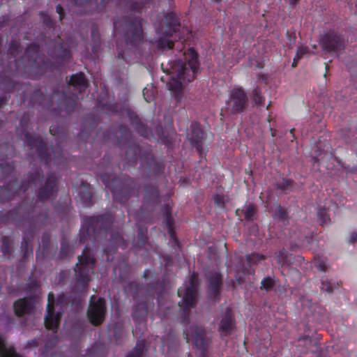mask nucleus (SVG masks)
I'll use <instances>...</instances> for the list:
<instances>
[{"instance_id": "obj_64", "label": "nucleus", "mask_w": 357, "mask_h": 357, "mask_svg": "<svg viewBox=\"0 0 357 357\" xmlns=\"http://www.w3.org/2000/svg\"><path fill=\"white\" fill-rule=\"evenodd\" d=\"M10 53H11V54H12V55H13V56H15V55H14V54H15V50H13V48H12V47L10 48Z\"/></svg>"}, {"instance_id": "obj_25", "label": "nucleus", "mask_w": 357, "mask_h": 357, "mask_svg": "<svg viewBox=\"0 0 357 357\" xmlns=\"http://www.w3.org/2000/svg\"><path fill=\"white\" fill-rule=\"evenodd\" d=\"M79 197L83 204L86 207H89L92 204V193L88 189L79 190Z\"/></svg>"}, {"instance_id": "obj_2", "label": "nucleus", "mask_w": 357, "mask_h": 357, "mask_svg": "<svg viewBox=\"0 0 357 357\" xmlns=\"http://www.w3.org/2000/svg\"><path fill=\"white\" fill-rule=\"evenodd\" d=\"M28 121V116H24L21 121V128H17V134L19 135H24V139L26 145L29 147L30 150L33 151V154L38 158L41 161L45 162V164H49L52 161L51 155L47 153L45 144L43 142L42 139L36 135H31L29 133L25 127Z\"/></svg>"}, {"instance_id": "obj_26", "label": "nucleus", "mask_w": 357, "mask_h": 357, "mask_svg": "<svg viewBox=\"0 0 357 357\" xmlns=\"http://www.w3.org/2000/svg\"><path fill=\"white\" fill-rule=\"evenodd\" d=\"M252 97L253 102L257 106H264L265 104V98L261 96V89L257 86L252 91Z\"/></svg>"}, {"instance_id": "obj_23", "label": "nucleus", "mask_w": 357, "mask_h": 357, "mask_svg": "<svg viewBox=\"0 0 357 357\" xmlns=\"http://www.w3.org/2000/svg\"><path fill=\"white\" fill-rule=\"evenodd\" d=\"M273 218L278 221L286 224L287 222V212L286 209L278 205L275 207L273 214Z\"/></svg>"}, {"instance_id": "obj_31", "label": "nucleus", "mask_w": 357, "mask_h": 357, "mask_svg": "<svg viewBox=\"0 0 357 357\" xmlns=\"http://www.w3.org/2000/svg\"><path fill=\"white\" fill-rule=\"evenodd\" d=\"M318 221L321 225L328 224L330 222V218L328 215L327 211L325 208H319L317 211Z\"/></svg>"}, {"instance_id": "obj_33", "label": "nucleus", "mask_w": 357, "mask_h": 357, "mask_svg": "<svg viewBox=\"0 0 357 357\" xmlns=\"http://www.w3.org/2000/svg\"><path fill=\"white\" fill-rule=\"evenodd\" d=\"M275 286V282L271 277L264 278L261 282V289L270 291Z\"/></svg>"}, {"instance_id": "obj_54", "label": "nucleus", "mask_w": 357, "mask_h": 357, "mask_svg": "<svg viewBox=\"0 0 357 357\" xmlns=\"http://www.w3.org/2000/svg\"><path fill=\"white\" fill-rule=\"evenodd\" d=\"M112 241L116 244L118 245L119 243H120V242H121L122 241V238L120 236H117L116 237H113L112 238Z\"/></svg>"}, {"instance_id": "obj_56", "label": "nucleus", "mask_w": 357, "mask_h": 357, "mask_svg": "<svg viewBox=\"0 0 357 357\" xmlns=\"http://www.w3.org/2000/svg\"><path fill=\"white\" fill-rule=\"evenodd\" d=\"M142 8V6L139 3H135L133 4V9L137 10V11H139Z\"/></svg>"}, {"instance_id": "obj_18", "label": "nucleus", "mask_w": 357, "mask_h": 357, "mask_svg": "<svg viewBox=\"0 0 357 357\" xmlns=\"http://www.w3.org/2000/svg\"><path fill=\"white\" fill-rule=\"evenodd\" d=\"M208 280V294L211 298H216L222 284V277L216 271H211L207 274Z\"/></svg>"}, {"instance_id": "obj_62", "label": "nucleus", "mask_w": 357, "mask_h": 357, "mask_svg": "<svg viewBox=\"0 0 357 357\" xmlns=\"http://www.w3.org/2000/svg\"><path fill=\"white\" fill-rule=\"evenodd\" d=\"M119 26V22H114V28H115L116 29H118Z\"/></svg>"}, {"instance_id": "obj_4", "label": "nucleus", "mask_w": 357, "mask_h": 357, "mask_svg": "<svg viewBox=\"0 0 357 357\" xmlns=\"http://www.w3.org/2000/svg\"><path fill=\"white\" fill-rule=\"evenodd\" d=\"M95 259L89 248H85L82 255L78 257V262L75 268L77 276V284L79 288L84 289L90 280L89 273L93 272Z\"/></svg>"}, {"instance_id": "obj_61", "label": "nucleus", "mask_w": 357, "mask_h": 357, "mask_svg": "<svg viewBox=\"0 0 357 357\" xmlns=\"http://www.w3.org/2000/svg\"><path fill=\"white\" fill-rule=\"evenodd\" d=\"M3 101V98H0V107H1L2 105L4 104Z\"/></svg>"}, {"instance_id": "obj_43", "label": "nucleus", "mask_w": 357, "mask_h": 357, "mask_svg": "<svg viewBox=\"0 0 357 357\" xmlns=\"http://www.w3.org/2000/svg\"><path fill=\"white\" fill-rule=\"evenodd\" d=\"M14 87H15V83L12 79H8L5 80V83H4V86H3L4 90L10 91Z\"/></svg>"}, {"instance_id": "obj_14", "label": "nucleus", "mask_w": 357, "mask_h": 357, "mask_svg": "<svg viewBox=\"0 0 357 357\" xmlns=\"http://www.w3.org/2000/svg\"><path fill=\"white\" fill-rule=\"evenodd\" d=\"M54 304V294L52 293H50L48 294L47 314L44 318V324L47 329L52 330L53 332L56 333L59 327V321L61 317V313H55Z\"/></svg>"}, {"instance_id": "obj_60", "label": "nucleus", "mask_w": 357, "mask_h": 357, "mask_svg": "<svg viewBox=\"0 0 357 357\" xmlns=\"http://www.w3.org/2000/svg\"><path fill=\"white\" fill-rule=\"evenodd\" d=\"M47 241H48V237H47V236H43V238H42V242H43V244H45V243H47Z\"/></svg>"}, {"instance_id": "obj_29", "label": "nucleus", "mask_w": 357, "mask_h": 357, "mask_svg": "<svg viewBox=\"0 0 357 357\" xmlns=\"http://www.w3.org/2000/svg\"><path fill=\"white\" fill-rule=\"evenodd\" d=\"M338 287V283L331 282L328 278L321 280V290L328 293H332Z\"/></svg>"}, {"instance_id": "obj_7", "label": "nucleus", "mask_w": 357, "mask_h": 357, "mask_svg": "<svg viewBox=\"0 0 357 357\" xmlns=\"http://www.w3.org/2000/svg\"><path fill=\"white\" fill-rule=\"evenodd\" d=\"M183 333L187 342H190V340L193 341L198 354L205 357L209 340L206 337L204 329L201 326L192 325L189 329H185Z\"/></svg>"}, {"instance_id": "obj_22", "label": "nucleus", "mask_w": 357, "mask_h": 357, "mask_svg": "<svg viewBox=\"0 0 357 357\" xmlns=\"http://www.w3.org/2000/svg\"><path fill=\"white\" fill-rule=\"evenodd\" d=\"M148 312V307L145 303H139L134 307L132 317L134 319L140 320L144 318Z\"/></svg>"}, {"instance_id": "obj_46", "label": "nucleus", "mask_w": 357, "mask_h": 357, "mask_svg": "<svg viewBox=\"0 0 357 357\" xmlns=\"http://www.w3.org/2000/svg\"><path fill=\"white\" fill-rule=\"evenodd\" d=\"M120 131H121V134L123 135V137H125V139H127L130 138V133L126 127L121 126Z\"/></svg>"}, {"instance_id": "obj_37", "label": "nucleus", "mask_w": 357, "mask_h": 357, "mask_svg": "<svg viewBox=\"0 0 357 357\" xmlns=\"http://www.w3.org/2000/svg\"><path fill=\"white\" fill-rule=\"evenodd\" d=\"M132 152L134 153V155L132 157L131 160H132V162H136V160H137V154H138V153H139V148H138V147H136V146L129 148V149H128V150H127V151H126V155H127V157H128V158H129L130 154L131 153H132Z\"/></svg>"}, {"instance_id": "obj_34", "label": "nucleus", "mask_w": 357, "mask_h": 357, "mask_svg": "<svg viewBox=\"0 0 357 357\" xmlns=\"http://www.w3.org/2000/svg\"><path fill=\"white\" fill-rule=\"evenodd\" d=\"M275 255L277 262L279 264L284 265L288 261V253L284 249L280 250Z\"/></svg>"}, {"instance_id": "obj_44", "label": "nucleus", "mask_w": 357, "mask_h": 357, "mask_svg": "<svg viewBox=\"0 0 357 357\" xmlns=\"http://www.w3.org/2000/svg\"><path fill=\"white\" fill-rule=\"evenodd\" d=\"M150 90L147 88L144 89L143 96L146 102H151L153 100L152 94H149Z\"/></svg>"}, {"instance_id": "obj_32", "label": "nucleus", "mask_w": 357, "mask_h": 357, "mask_svg": "<svg viewBox=\"0 0 357 357\" xmlns=\"http://www.w3.org/2000/svg\"><path fill=\"white\" fill-rule=\"evenodd\" d=\"M144 344L137 342L136 347L126 357H142L144 351Z\"/></svg>"}, {"instance_id": "obj_45", "label": "nucleus", "mask_w": 357, "mask_h": 357, "mask_svg": "<svg viewBox=\"0 0 357 357\" xmlns=\"http://www.w3.org/2000/svg\"><path fill=\"white\" fill-rule=\"evenodd\" d=\"M65 101L68 102L70 105L66 108V111H71L75 107V99L74 98H65Z\"/></svg>"}, {"instance_id": "obj_59", "label": "nucleus", "mask_w": 357, "mask_h": 357, "mask_svg": "<svg viewBox=\"0 0 357 357\" xmlns=\"http://www.w3.org/2000/svg\"><path fill=\"white\" fill-rule=\"evenodd\" d=\"M300 59H296V56L294 58V60H293V63H292V66L293 67H296L298 63V61Z\"/></svg>"}, {"instance_id": "obj_21", "label": "nucleus", "mask_w": 357, "mask_h": 357, "mask_svg": "<svg viewBox=\"0 0 357 357\" xmlns=\"http://www.w3.org/2000/svg\"><path fill=\"white\" fill-rule=\"evenodd\" d=\"M113 222V217L110 213H105L96 218L95 229L99 228L107 231Z\"/></svg>"}, {"instance_id": "obj_8", "label": "nucleus", "mask_w": 357, "mask_h": 357, "mask_svg": "<svg viewBox=\"0 0 357 357\" xmlns=\"http://www.w3.org/2000/svg\"><path fill=\"white\" fill-rule=\"evenodd\" d=\"M29 289L30 292L33 295V296L20 298L14 303V311L18 317L24 314H30L34 310L36 303V296L40 292V289L36 281H33L29 284Z\"/></svg>"}, {"instance_id": "obj_30", "label": "nucleus", "mask_w": 357, "mask_h": 357, "mask_svg": "<svg viewBox=\"0 0 357 357\" xmlns=\"http://www.w3.org/2000/svg\"><path fill=\"white\" fill-rule=\"evenodd\" d=\"M266 256L258 253H252L246 255V261L250 266L257 264L259 261L266 259Z\"/></svg>"}, {"instance_id": "obj_58", "label": "nucleus", "mask_w": 357, "mask_h": 357, "mask_svg": "<svg viewBox=\"0 0 357 357\" xmlns=\"http://www.w3.org/2000/svg\"><path fill=\"white\" fill-rule=\"evenodd\" d=\"M300 59H296V56L294 58V60H293V63H292V66L293 67H296L298 63V61Z\"/></svg>"}, {"instance_id": "obj_42", "label": "nucleus", "mask_w": 357, "mask_h": 357, "mask_svg": "<svg viewBox=\"0 0 357 357\" xmlns=\"http://www.w3.org/2000/svg\"><path fill=\"white\" fill-rule=\"evenodd\" d=\"M290 181L283 179L281 182L278 183V188L282 190H285L290 186Z\"/></svg>"}, {"instance_id": "obj_11", "label": "nucleus", "mask_w": 357, "mask_h": 357, "mask_svg": "<svg viewBox=\"0 0 357 357\" xmlns=\"http://www.w3.org/2000/svg\"><path fill=\"white\" fill-rule=\"evenodd\" d=\"M124 38L127 44L134 46L143 38L141 20L137 17L129 19L126 22V30Z\"/></svg>"}, {"instance_id": "obj_57", "label": "nucleus", "mask_w": 357, "mask_h": 357, "mask_svg": "<svg viewBox=\"0 0 357 357\" xmlns=\"http://www.w3.org/2000/svg\"><path fill=\"white\" fill-rule=\"evenodd\" d=\"M98 34L97 30L95 28H93L91 31V36L93 38H95L96 35Z\"/></svg>"}, {"instance_id": "obj_39", "label": "nucleus", "mask_w": 357, "mask_h": 357, "mask_svg": "<svg viewBox=\"0 0 357 357\" xmlns=\"http://www.w3.org/2000/svg\"><path fill=\"white\" fill-rule=\"evenodd\" d=\"M0 166L4 174H10L13 169V165L8 162L1 163Z\"/></svg>"}, {"instance_id": "obj_28", "label": "nucleus", "mask_w": 357, "mask_h": 357, "mask_svg": "<svg viewBox=\"0 0 357 357\" xmlns=\"http://www.w3.org/2000/svg\"><path fill=\"white\" fill-rule=\"evenodd\" d=\"M144 197L148 201L156 200L158 197V190L153 185L146 186Z\"/></svg>"}, {"instance_id": "obj_24", "label": "nucleus", "mask_w": 357, "mask_h": 357, "mask_svg": "<svg viewBox=\"0 0 357 357\" xmlns=\"http://www.w3.org/2000/svg\"><path fill=\"white\" fill-rule=\"evenodd\" d=\"M0 357H22L13 348H6L3 340L0 338Z\"/></svg>"}, {"instance_id": "obj_55", "label": "nucleus", "mask_w": 357, "mask_h": 357, "mask_svg": "<svg viewBox=\"0 0 357 357\" xmlns=\"http://www.w3.org/2000/svg\"><path fill=\"white\" fill-rule=\"evenodd\" d=\"M50 132L52 135H55L56 133V128L54 126H52L50 128Z\"/></svg>"}, {"instance_id": "obj_50", "label": "nucleus", "mask_w": 357, "mask_h": 357, "mask_svg": "<svg viewBox=\"0 0 357 357\" xmlns=\"http://www.w3.org/2000/svg\"><path fill=\"white\" fill-rule=\"evenodd\" d=\"M52 151H53V154H54V158H53L54 162L57 163L59 157L61 155L60 150L55 149V150H53Z\"/></svg>"}, {"instance_id": "obj_27", "label": "nucleus", "mask_w": 357, "mask_h": 357, "mask_svg": "<svg viewBox=\"0 0 357 357\" xmlns=\"http://www.w3.org/2000/svg\"><path fill=\"white\" fill-rule=\"evenodd\" d=\"M257 208L255 205L249 204L245 206L243 210L244 218L247 220H253L256 214Z\"/></svg>"}, {"instance_id": "obj_51", "label": "nucleus", "mask_w": 357, "mask_h": 357, "mask_svg": "<svg viewBox=\"0 0 357 357\" xmlns=\"http://www.w3.org/2000/svg\"><path fill=\"white\" fill-rule=\"evenodd\" d=\"M56 13L59 15L60 20H62L63 18V8L61 6L57 5L56 6Z\"/></svg>"}, {"instance_id": "obj_35", "label": "nucleus", "mask_w": 357, "mask_h": 357, "mask_svg": "<svg viewBox=\"0 0 357 357\" xmlns=\"http://www.w3.org/2000/svg\"><path fill=\"white\" fill-rule=\"evenodd\" d=\"M164 215L167 227H168L169 230L171 231L173 225V220L170 213V208L168 205H166L164 207Z\"/></svg>"}, {"instance_id": "obj_3", "label": "nucleus", "mask_w": 357, "mask_h": 357, "mask_svg": "<svg viewBox=\"0 0 357 357\" xmlns=\"http://www.w3.org/2000/svg\"><path fill=\"white\" fill-rule=\"evenodd\" d=\"M249 96L242 87H234L228 93L224 111L227 115H238L249 107Z\"/></svg>"}, {"instance_id": "obj_48", "label": "nucleus", "mask_w": 357, "mask_h": 357, "mask_svg": "<svg viewBox=\"0 0 357 357\" xmlns=\"http://www.w3.org/2000/svg\"><path fill=\"white\" fill-rule=\"evenodd\" d=\"M22 209V207H20L17 209H15L14 211H10L9 212V218H11L12 219L15 220H17V217H15V214H18V213H21Z\"/></svg>"}, {"instance_id": "obj_1", "label": "nucleus", "mask_w": 357, "mask_h": 357, "mask_svg": "<svg viewBox=\"0 0 357 357\" xmlns=\"http://www.w3.org/2000/svg\"><path fill=\"white\" fill-rule=\"evenodd\" d=\"M185 61L177 60L168 62L165 70V63L161 66L164 71L172 75V79L168 82V87L174 92L177 100L181 98L184 85L191 82L195 78L199 70V62L197 52L190 48L183 54Z\"/></svg>"}, {"instance_id": "obj_49", "label": "nucleus", "mask_w": 357, "mask_h": 357, "mask_svg": "<svg viewBox=\"0 0 357 357\" xmlns=\"http://www.w3.org/2000/svg\"><path fill=\"white\" fill-rule=\"evenodd\" d=\"M316 266L318 268V270L323 271V272H325L327 269L326 265L324 261L318 262L317 264L316 265Z\"/></svg>"}, {"instance_id": "obj_63", "label": "nucleus", "mask_w": 357, "mask_h": 357, "mask_svg": "<svg viewBox=\"0 0 357 357\" xmlns=\"http://www.w3.org/2000/svg\"><path fill=\"white\" fill-rule=\"evenodd\" d=\"M291 4L296 3L298 0H289Z\"/></svg>"}, {"instance_id": "obj_53", "label": "nucleus", "mask_w": 357, "mask_h": 357, "mask_svg": "<svg viewBox=\"0 0 357 357\" xmlns=\"http://www.w3.org/2000/svg\"><path fill=\"white\" fill-rule=\"evenodd\" d=\"M298 341L299 342L307 341V342H309L310 343L311 342V339H310V337L308 335H303V336H301L299 337Z\"/></svg>"}, {"instance_id": "obj_5", "label": "nucleus", "mask_w": 357, "mask_h": 357, "mask_svg": "<svg viewBox=\"0 0 357 357\" xmlns=\"http://www.w3.org/2000/svg\"><path fill=\"white\" fill-rule=\"evenodd\" d=\"M178 294L182 298L181 301L178 302V305L185 317L197 301V287L194 277L190 279L188 283L178 289Z\"/></svg>"}, {"instance_id": "obj_17", "label": "nucleus", "mask_w": 357, "mask_h": 357, "mask_svg": "<svg viewBox=\"0 0 357 357\" xmlns=\"http://www.w3.org/2000/svg\"><path fill=\"white\" fill-rule=\"evenodd\" d=\"M56 179V176L54 174L49 176L44 185L38 191V199L40 201L47 200L54 195Z\"/></svg>"}, {"instance_id": "obj_19", "label": "nucleus", "mask_w": 357, "mask_h": 357, "mask_svg": "<svg viewBox=\"0 0 357 357\" xmlns=\"http://www.w3.org/2000/svg\"><path fill=\"white\" fill-rule=\"evenodd\" d=\"M190 131V141L196 147L197 150L199 151L203 140V131L199 125L195 122L191 124Z\"/></svg>"}, {"instance_id": "obj_41", "label": "nucleus", "mask_w": 357, "mask_h": 357, "mask_svg": "<svg viewBox=\"0 0 357 357\" xmlns=\"http://www.w3.org/2000/svg\"><path fill=\"white\" fill-rule=\"evenodd\" d=\"M215 204L219 207H223L225 205V198L222 195H215L214 197Z\"/></svg>"}, {"instance_id": "obj_40", "label": "nucleus", "mask_w": 357, "mask_h": 357, "mask_svg": "<svg viewBox=\"0 0 357 357\" xmlns=\"http://www.w3.org/2000/svg\"><path fill=\"white\" fill-rule=\"evenodd\" d=\"M138 132L144 137H147L149 133V129L145 127L143 124L137 126Z\"/></svg>"}, {"instance_id": "obj_38", "label": "nucleus", "mask_w": 357, "mask_h": 357, "mask_svg": "<svg viewBox=\"0 0 357 357\" xmlns=\"http://www.w3.org/2000/svg\"><path fill=\"white\" fill-rule=\"evenodd\" d=\"M308 53V48L307 47H298L296 53V59H301L304 55Z\"/></svg>"}, {"instance_id": "obj_6", "label": "nucleus", "mask_w": 357, "mask_h": 357, "mask_svg": "<svg viewBox=\"0 0 357 357\" xmlns=\"http://www.w3.org/2000/svg\"><path fill=\"white\" fill-rule=\"evenodd\" d=\"M319 45L324 53L338 56L344 50L345 42L342 36L333 31H328L321 35Z\"/></svg>"}, {"instance_id": "obj_36", "label": "nucleus", "mask_w": 357, "mask_h": 357, "mask_svg": "<svg viewBox=\"0 0 357 357\" xmlns=\"http://www.w3.org/2000/svg\"><path fill=\"white\" fill-rule=\"evenodd\" d=\"M11 248V241L7 236H3L2 238V245L1 250L3 252V254L8 255L10 252Z\"/></svg>"}, {"instance_id": "obj_52", "label": "nucleus", "mask_w": 357, "mask_h": 357, "mask_svg": "<svg viewBox=\"0 0 357 357\" xmlns=\"http://www.w3.org/2000/svg\"><path fill=\"white\" fill-rule=\"evenodd\" d=\"M357 241V233L354 232L351 234L349 243H355Z\"/></svg>"}, {"instance_id": "obj_9", "label": "nucleus", "mask_w": 357, "mask_h": 357, "mask_svg": "<svg viewBox=\"0 0 357 357\" xmlns=\"http://www.w3.org/2000/svg\"><path fill=\"white\" fill-rule=\"evenodd\" d=\"M165 20L168 30L164 32L163 36L160 37L158 41V48L160 50L173 47L174 41L172 39L173 33H176L179 26L178 19L174 13H168L165 17Z\"/></svg>"}, {"instance_id": "obj_12", "label": "nucleus", "mask_w": 357, "mask_h": 357, "mask_svg": "<svg viewBox=\"0 0 357 357\" xmlns=\"http://www.w3.org/2000/svg\"><path fill=\"white\" fill-rule=\"evenodd\" d=\"M39 46L36 44H32L27 47L24 52V55L22 57L21 61L16 63V70L21 71V63L24 64L25 71L34 70L37 68L38 65Z\"/></svg>"}, {"instance_id": "obj_16", "label": "nucleus", "mask_w": 357, "mask_h": 357, "mask_svg": "<svg viewBox=\"0 0 357 357\" xmlns=\"http://www.w3.org/2000/svg\"><path fill=\"white\" fill-rule=\"evenodd\" d=\"M75 6L82 7L77 13H87L96 10H101L109 0H70Z\"/></svg>"}, {"instance_id": "obj_10", "label": "nucleus", "mask_w": 357, "mask_h": 357, "mask_svg": "<svg viewBox=\"0 0 357 357\" xmlns=\"http://www.w3.org/2000/svg\"><path fill=\"white\" fill-rule=\"evenodd\" d=\"M106 312L105 301L99 298L96 300L93 295L91 297L90 304L87 311L88 318L93 325L100 324L105 319Z\"/></svg>"}, {"instance_id": "obj_15", "label": "nucleus", "mask_w": 357, "mask_h": 357, "mask_svg": "<svg viewBox=\"0 0 357 357\" xmlns=\"http://www.w3.org/2000/svg\"><path fill=\"white\" fill-rule=\"evenodd\" d=\"M235 329V319L231 309L226 307L222 312L218 330L222 336L231 334Z\"/></svg>"}, {"instance_id": "obj_20", "label": "nucleus", "mask_w": 357, "mask_h": 357, "mask_svg": "<svg viewBox=\"0 0 357 357\" xmlns=\"http://www.w3.org/2000/svg\"><path fill=\"white\" fill-rule=\"evenodd\" d=\"M69 84L79 92L84 91L88 86V82L83 73L73 75L69 80Z\"/></svg>"}, {"instance_id": "obj_47", "label": "nucleus", "mask_w": 357, "mask_h": 357, "mask_svg": "<svg viewBox=\"0 0 357 357\" xmlns=\"http://www.w3.org/2000/svg\"><path fill=\"white\" fill-rule=\"evenodd\" d=\"M111 190H112V192H113L114 199L116 201H118V202H125V200H126V198H121V197H120L116 189H112Z\"/></svg>"}, {"instance_id": "obj_13", "label": "nucleus", "mask_w": 357, "mask_h": 357, "mask_svg": "<svg viewBox=\"0 0 357 357\" xmlns=\"http://www.w3.org/2000/svg\"><path fill=\"white\" fill-rule=\"evenodd\" d=\"M41 177L42 174L40 171L36 169L29 176L27 181L25 183H23L20 187H18L15 181L13 183H9L6 187L1 188V193H4L7 191L9 193L10 197L17 192H21L22 190H23V192H26L29 190V188H32L33 185L35 186L37 183L40 181Z\"/></svg>"}]
</instances>
